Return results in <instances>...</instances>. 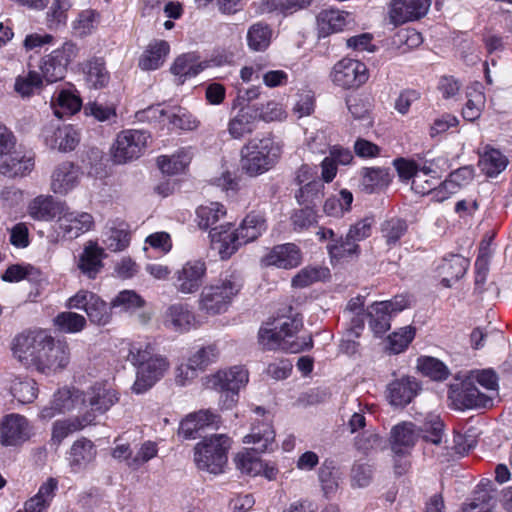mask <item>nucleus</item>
Wrapping results in <instances>:
<instances>
[{
    "label": "nucleus",
    "instance_id": "obj_4",
    "mask_svg": "<svg viewBox=\"0 0 512 512\" xmlns=\"http://www.w3.org/2000/svg\"><path fill=\"white\" fill-rule=\"evenodd\" d=\"M301 326V321L295 318L279 319L259 330V343L267 350L281 349L290 353H299L310 349L313 345L310 336L294 338Z\"/></svg>",
    "mask_w": 512,
    "mask_h": 512
},
{
    "label": "nucleus",
    "instance_id": "obj_49",
    "mask_svg": "<svg viewBox=\"0 0 512 512\" xmlns=\"http://www.w3.org/2000/svg\"><path fill=\"white\" fill-rule=\"evenodd\" d=\"M353 194L342 189L339 194L327 198L323 205L324 213L329 217L340 218L351 210Z\"/></svg>",
    "mask_w": 512,
    "mask_h": 512
},
{
    "label": "nucleus",
    "instance_id": "obj_42",
    "mask_svg": "<svg viewBox=\"0 0 512 512\" xmlns=\"http://www.w3.org/2000/svg\"><path fill=\"white\" fill-rule=\"evenodd\" d=\"M392 176L388 168L370 167L361 170V188L366 193L381 191L389 186Z\"/></svg>",
    "mask_w": 512,
    "mask_h": 512
},
{
    "label": "nucleus",
    "instance_id": "obj_10",
    "mask_svg": "<svg viewBox=\"0 0 512 512\" xmlns=\"http://www.w3.org/2000/svg\"><path fill=\"white\" fill-rule=\"evenodd\" d=\"M78 47L72 41H66L61 47L44 55L39 61L38 72L46 84H52L65 77L67 68L78 55Z\"/></svg>",
    "mask_w": 512,
    "mask_h": 512
},
{
    "label": "nucleus",
    "instance_id": "obj_30",
    "mask_svg": "<svg viewBox=\"0 0 512 512\" xmlns=\"http://www.w3.org/2000/svg\"><path fill=\"white\" fill-rule=\"evenodd\" d=\"M93 423L92 413H84L73 418L57 420L52 425L51 442L59 446L71 434L83 430Z\"/></svg>",
    "mask_w": 512,
    "mask_h": 512
},
{
    "label": "nucleus",
    "instance_id": "obj_46",
    "mask_svg": "<svg viewBox=\"0 0 512 512\" xmlns=\"http://www.w3.org/2000/svg\"><path fill=\"white\" fill-rule=\"evenodd\" d=\"M227 210L222 203L209 202L196 209V222L200 229L207 230L226 216Z\"/></svg>",
    "mask_w": 512,
    "mask_h": 512
},
{
    "label": "nucleus",
    "instance_id": "obj_34",
    "mask_svg": "<svg viewBox=\"0 0 512 512\" xmlns=\"http://www.w3.org/2000/svg\"><path fill=\"white\" fill-rule=\"evenodd\" d=\"M64 206V202L56 201L50 195H39L29 202L27 213L34 220L51 221L59 216Z\"/></svg>",
    "mask_w": 512,
    "mask_h": 512
},
{
    "label": "nucleus",
    "instance_id": "obj_23",
    "mask_svg": "<svg viewBox=\"0 0 512 512\" xmlns=\"http://www.w3.org/2000/svg\"><path fill=\"white\" fill-rule=\"evenodd\" d=\"M210 238L212 248L218 252L222 260L229 259L244 245L236 228L230 223L213 228L210 231Z\"/></svg>",
    "mask_w": 512,
    "mask_h": 512
},
{
    "label": "nucleus",
    "instance_id": "obj_33",
    "mask_svg": "<svg viewBox=\"0 0 512 512\" xmlns=\"http://www.w3.org/2000/svg\"><path fill=\"white\" fill-rule=\"evenodd\" d=\"M428 9L429 2H392L389 19L394 26L401 25L423 17Z\"/></svg>",
    "mask_w": 512,
    "mask_h": 512
},
{
    "label": "nucleus",
    "instance_id": "obj_52",
    "mask_svg": "<svg viewBox=\"0 0 512 512\" xmlns=\"http://www.w3.org/2000/svg\"><path fill=\"white\" fill-rule=\"evenodd\" d=\"M167 123L172 129L182 131H193L199 127V120L183 107H173L169 109L167 114Z\"/></svg>",
    "mask_w": 512,
    "mask_h": 512
},
{
    "label": "nucleus",
    "instance_id": "obj_22",
    "mask_svg": "<svg viewBox=\"0 0 512 512\" xmlns=\"http://www.w3.org/2000/svg\"><path fill=\"white\" fill-rule=\"evenodd\" d=\"M82 177L80 167L72 162H62L55 167L51 174L50 188L53 193L65 196L72 192Z\"/></svg>",
    "mask_w": 512,
    "mask_h": 512
},
{
    "label": "nucleus",
    "instance_id": "obj_28",
    "mask_svg": "<svg viewBox=\"0 0 512 512\" xmlns=\"http://www.w3.org/2000/svg\"><path fill=\"white\" fill-rule=\"evenodd\" d=\"M191 147H183L171 155H161L157 158V166L160 171L168 176H176L186 173L193 159Z\"/></svg>",
    "mask_w": 512,
    "mask_h": 512
},
{
    "label": "nucleus",
    "instance_id": "obj_29",
    "mask_svg": "<svg viewBox=\"0 0 512 512\" xmlns=\"http://www.w3.org/2000/svg\"><path fill=\"white\" fill-rule=\"evenodd\" d=\"M170 53V45L165 40L155 39L144 49L138 59V67L143 71L161 68Z\"/></svg>",
    "mask_w": 512,
    "mask_h": 512
},
{
    "label": "nucleus",
    "instance_id": "obj_47",
    "mask_svg": "<svg viewBox=\"0 0 512 512\" xmlns=\"http://www.w3.org/2000/svg\"><path fill=\"white\" fill-rule=\"evenodd\" d=\"M10 393L19 403H32L38 396V386L34 379L16 377L11 382Z\"/></svg>",
    "mask_w": 512,
    "mask_h": 512
},
{
    "label": "nucleus",
    "instance_id": "obj_5",
    "mask_svg": "<svg viewBox=\"0 0 512 512\" xmlns=\"http://www.w3.org/2000/svg\"><path fill=\"white\" fill-rule=\"evenodd\" d=\"M469 380L478 383L489 392L485 394L468 383L462 385L460 390H452L449 398L456 409L486 408L492 406L493 396L498 391V378L491 369L474 370L470 372Z\"/></svg>",
    "mask_w": 512,
    "mask_h": 512
},
{
    "label": "nucleus",
    "instance_id": "obj_17",
    "mask_svg": "<svg viewBox=\"0 0 512 512\" xmlns=\"http://www.w3.org/2000/svg\"><path fill=\"white\" fill-rule=\"evenodd\" d=\"M84 393V413H92L93 422L96 414H104L119 401V393L107 381H97Z\"/></svg>",
    "mask_w": 512,
    "mask_h": 512
},
{
    "label": "nucleus",
    "instance_id": "obj_1",
    "mask_svg": "<svg viewBox=\"0 0 512 512\" xmlns=\"http://www.w3.org/2000/svg\"><path fill=\"white\" fill-rule=\"evenodd\" d=\"M127 360L136 369V379L131 387L135 394H143L162 379L170 368L168 359L155 352L146 342L129 344Z\"/></svg>",
    "mask_w": 512,
    "mask_h": 512
},
{
    "label": "nucleus",
    "instance_id": "obj_53",
    "mask_svg": "<svg viewBox=\"0 0 512 512\" xmlns=\"http://www.w3.org/2000/svg\"><path fill=\"white\" fill-rule=\"evenodd\" d=\"M103 243L112 252L125 250L130 244V232L126 224L121 223L113 226L105 233Z\"/></svg>",
    "mask_w": 512,
    "mask_h": 512
},
{
    "label": "nucleus",
    "instance_id": "obj_20",
    "mask_svg": "<svg viewBox=\"0 0 512 512\" xmlns=\"http://www.w3.org/2000/svg\"><path fill=\"white\" fill-rule=\"evenodd\" d=\"M32 436V426L20 414L6 415L0 423V443L3 446H18Z\"/></svg>",
    "mask_w": 512,
    "mask_h": 512
},
{
    "label": "nucleus",
    "instance_id": "obj_7",
    "mask_svg": "<svg viewBox=\"0 0 512 512\" xmlns=\"http://www.w3.org/2000/svg\"><path fill=\"white\" fill-rule=\"evenodd\" d=\"M249 381V372L243 365L222 368L205 377V386L219 392L221 409H232L239 398V391Z\"/></svg>",
    "mask_w": 512,
    "mask_h": 512
},
{
    "label": "nucleus",
    "instance_id": "obj_12",
    "mask_svg": "<svg viewBox=\"0 0 512 512\" xmlns=\"http://www.w3.org/2000/svg\"><path fill=\"white\" fill-rule=\"evenodd\" d=\"M84 393L76 387H63L58 389L50 401L39 412V418L49 420L60 414L78 412L84 414Z\"/></svg>",
    "mask_w": 512,
    "mask_h": 512
},
{
    "label": "nucleus",
    "instance_id": "obj_62",
    "mask_svg": "<svg viewBox=\"0 0 512 512\" xmlns=\"http://www.w3.org/2000/svg\"><path fill=\"white\" fill-rule=\"evenodd\" d=\"M220 356V350L216 344H208L197 349L190 357L191 363L200 371L216 363Z\"/></svg>",
    "mask_w": 512,
    "mask_h": 512
},
{
    "label": "nucleus",
    "instance_id": "obj_35",
    "mask_svg": "<svg viewBox=\"0 0 512 512\" xmlns=\"http://www.w3.org/2000/svg\"><path fill=\"white\" fill-rule=\"evenodd\" d=\"M218 422V416L209 410L187 415L180 423L178 434L184 439H195L200 430Z\"/></svg>",
    "mask_w": 512,
    "mask_h": 512
},
{
    "label": "nucleus",
    "instance_id": "obj_57",
    "mask_svg": "<svg viewBox=\"0 0 512 512\" xmlns=\"http://www.w3.org/2000/svg\"><path fill=\"white\" fill-rule=\"evenodd\" d=\"M417 369L423 375L433 380H445L449 375V371L443 362L429 356H422L418 358Z\"/></svg>",
    "mask_w": 512,
    "mask_h": 512
},
{
    "label": "nucleus",
    "instance_id": "obj_27",
    "mask_svg": "<svg viewBox=\"0 0 512 512\" xmlns=\"http://www.w3.org/2000/svg\"><path fill=\"white\" fill-rule=\"evenodd\" d=\"M210 66L209 61H202L194 52L184 53L176 57L170 66V72L177 84L182 85L190 78L196 77Z\"/></svg>",
    "mask_w": 512,
    "mask_h": 512
},
{
    "label": "nucleus",
    "instance_id": "obj_50",
    "mask_svg": "<svg viewBox=\"0 0 512 512\" xmlns=\"http://www.w3.org/2000/svg\"><path fill=\"white\" fill-rule=\"evenodd\" d=\"M84 74L86 84L94 89L105 87L110 80V75L101 59L89 61L84 68Z\"/></svg>",
    "mask_w": 512,
    "mask_h": 512
},
{
    "label": "nucleus",
    "instance_id": "obj_45",
    "mask_svg": "<svg viewBox=\"0 0 512 512\" xmlns=\"http://www.w3.org/2000/svg\"><path fill=\"white\" fill-rule=\"evenodd\" d=\"M58 490V480L47 478L39 487L38 492L26 503L37 512H46Z\"/></svg>",
    "mask_w": 512,
    "mask_h": 512
},
{
    "label": "nucleus",
    "instance_id": "obj_32",
    "mask_svg": "<svg viewBox=\"0 0 512 512\" xmlns=\"http://www.w3.org/2000/svg\"><path fill=\"white\" fill-rule=\"evenodd\" d=\"M243 442L253 444V449L259 453L272 452L277 447L275 431L268 420L260 424H253L251 432L243 438Z\"/></svg>",
    "mask_w": 512,
    "mask_h": 512
},
{
    "label": "nucleus",
    "instance_id": "obj_36",
    "mask_svg": "<svg viewBox=\"0 0 512 512\" xmlns=\"http://www.w3.org/2000/svg\"><path fill=\"white\" fill-rule=\"evenodd\" d=\"M51 106L55 116L63 118L79 112L82 107V100L75 89H61L54 94Z\"/></svg>",
    "mask_w": 512,
    "mask_h": 512
},
{
    "label": "nucleus",
    "instance_id": "obj_51",
    "mask_svg": "<svg viewBox=\"0 0 512 512\" xmlns=\"http://www.w3.org/2000/svg\"><path fill=\"white\" fill-rule=\"evenodd\" d=\"M44 83L45 81L37 71L29 70L27 73L20 74L16 77L14 90L21 97H30L41 90Z\"/></svg>",
    "mask_w": 512,
    "mask_h": 512
},
{
    "label": "nucleus",
    "instance_id": "obj_44",
    "mask_svg": "<svg viewBox=\"0 0 512 512\" xmlns=\"http://www.w3.org/2000/svg\"><path fill=\"white\" fill-rule=\"evenodd\" d=\"M467 102L462 110L464 119L474 121L481 116L485 106L486 97L483 92V85L479 82L473 83L467 89Z\"/></svg>",
    "mask_w": 512,
    "mask_h": 512
},
{
    "label": "nucleus",
    "instance_id": "obj_38",
    "mask_svg": "<svg viewBox=\"0 0 512 512\" xmlns=\"http://www.w3.org/2000/svg\"><path fill=\"white\" fill-rule=\"evenodd\" d=\"M104 249L96 242L89 241L81 253L78 268L88 278L94 279L103 267Z\"/></svg>",
    "mask_w": 512,
    "mask_h": 512
},
{
    "label": "nucleus",
    "instance_id": "obj_41",
    "mask_svg": "<svg viewBox=\"0 0 512 512\" xmlns=\"http://www.w3.org/2000/svg\"><path fill=\"white\" fill-rule=\"evenodd\" d=\"M96 456V449L92 441L86 438L76 440L69 453V465L74 472L85 468Z\"/></svg>",
    "mask_w": 512,
    "mask_h": 512
},
{
    "label": "nucleus",
    "instance_id": "obj_63",
    "mask_svg": "<svg viewBox=\"0 0 512 512\" xmlns=\"http://www.w3.org/2000/svg\"><path fill=\"white\" fill-rule=\"evenodd\" d=\"M235 465L241 473L249 476H258L263 469V461L254 456L250 450L239 452L235 457Z\"/></svg>",
    "mask_w": 512,
    "mask_h": 512
},
{
    "label": "nucleus",
    "instance_id": "obj_55",
    "mask_svg": "<svg viewBox=\"0 0 512 512\" xmlns=\"http://www.w3.org/2000/svg\"><path fill=\"white\" fill-rule=\"evenodd\" d=\"M271 28L263 23L253 24L247 32V43L254 51H264L268 48L272 39Z\"/></svg>",
    "mask_w": 512,
    "mask_h": 512
},
{
    "label": "nucleus",
    "instance_id": "obj_8",
    "mask_svg": "<svg viewBox=\"0 0 512 512\" xmlns=\"http://www.w3.org/2000/svg\"><path fill=\"white\" fill-rule=\"evenodd\" d=\"M230 438L224 434H215L205 437L196 444L194 461L198 469L218 475L224 472L230 449Z\"/></svg>",
    "mask_w": 512,
    "mask_h": 512
},
{
    "label": "nucleus",
    "instance_id": "obj_64",
    "mask_svg": "<svg viewBox=\"0 0 512 512\" xmlns=\"http://www.w3.org/2000/svg\"><path fill=\"white\" fill-rule=\"evenodd\" d=\"M290 219L293 229L297 232H301L318 223V214L314 207L305 206L304 208L295 210L291 214Z\"/></svg>",
    "mask_w": 512,
    "mask_h": 512
},
{
    "label": "nucleus",
    "instance_id": "obj_24",
    "mask_svg": "<svg viewBox=\"0 0 512 512\" xmlns=\"http://www.w3.org/2000/svg\"><path fill=\"white\" fill-rule=\"evenodd\" d=\"M302 262V252L294 243L279 244L267 251L261 258L262 266L293 269Z\"/></svg>",
    "mask_w": 512,
    "mask_h": 512
},
{
    "label": "nucleus",
    "instance_id": "obj_16",
    "mask_svg": "<svg viewBox=\"0 0 512 512\" xmlns=\"http://www.w3.org/2000/svg\"><path fill=\"white\" fill-rule=\"evenodd\" d=\"M410 305V299L405 295H397L391 300L373 303L368 309L370 327L375 334L381 335L390 328L393 315L403 311Z\"/></svg>",
    "mask_w": 512,
    "mask_h": 512
},
{
    "label": "nucleus",
    "instance_id": "obj_37",
    "mask_svg": "<svg viewBox=\"0 0 512 512\" xmlns=\"http://www.w3.org/2000/svg\"><path fill=\"white\" fill-rule=\"evenodd\" d=\"M257 126V116L249 107H242L229 120L227 130L233 139H242L251 134Z\"/></svg>",
    "mask_w": 512,
    "mask_h": 512
},
{
    "label": "nucleus",
    "instance_id": "obj_26",
    "mask_svg": "<svg viewBox=\"0 0 512 512\" xmlns=\"http://www.w3.org/2000/svg\"><path fill=\"white\" fill-rule=\"evenodd\" d=\"M419 390V383L414 377L403 376L387 385L385 396L390 405L405 407L414 399Z\"/></svg>",
    "mask_w": 512,
    "mask_h": 512
},
{
    "label": "nucleus",
    "instance_id": "obj_14",
    "mask_svg": "<svg viewBox=\"0 0 512 512\" xmlns=\"http://www.w3.org/2000/svg\"><path fill=\"white\" fill-rule=\"evenodd\" d=\"M70 363V348L65 341L48 336L35 370L44 375H54L67 368Z\"/></svg>",
    "mask_w": 512,
    "mask_h": 512
},
{
    "label": "nucleus",
    "instance_id": "obj_3",
    "mask_svg": "<svg viewBox=\"0 0 512 512\" xmlns=\"http://www.w3.org/2000/svg\"><path fill=\"white\" fill-rule=\"evenodd\" d=\"M443 422L436 413H429L424 418L420 431L425 441L440 444L443 436ZM419 438V429L411 422H403L391 430V448L395 455L405 456L414 447Z\"/></svg>",
    "mask_w": 512,
    "mask_h": 512
},
{
    "label": "nucleus",
    "instance_id": "obj_19",
    "mask_svg": "<svg viewBox=\"0 0 512 512\" xmlns=\"http://www.w3.org/2000/svg\"><path fill=\"white\" fill-rule=\"evenodd\" d=\"M41 137L49 149L59 152L74 150L80 141L79 132L72 125H46Z\"/></svg>",
    "mask_w": 512,
    "mask_h": 512
},
{
    "label": "nucleus",
    "instance_id": "obj_18",
    "mask_svg": "<svg viewBox=\"0 0 512 512\" xmlns=\"http://www.w3.org/2000/svg\"><path fill=\"white\" fill-rule=\"evenodd\" d=\"M355 25V17L352 12L338 8L321 10L316 17L317 34L319 38H326L335 33H341L351 29Z\"/></svg>",
    "mask_w": 512,
    "mask_h": 512
},
{
    "label": "nucleus",
    "instance_id": "obj_39",
    "mask_svg": "<svg viewBox=\"0 0 512 512\" xmlns=\"http://www.w3.org/2000/svg\"><path fill=\"white\" fill-rule=\"evenodd\" d=\"M236 230L244 245L254 242L266 232V218L262 213L250 212L243 218Z\"/></svg>",
    "mask_w": 512,
    "mask_h": 512
},
{
    "label": "nucleus",
    "instance_id": "obj_60",
    "mask_svg": "<svg viewBox=\"0 0 512 512\" xmlns=\"http://www.w3.org/2000/svg\"><path fill=\"white\" fill-rule=\"evenodd\" d=\"M415 337V328L405 326L387 337V348L393 354L405 351Z\"/></svg>",
    "mask_w": 512,
    "mask_h": 512
},
{
    "label": "nucleus",
    "instance_id": "obj_40",
    "mask_svg": "<svg viewBox=\"0 0 512 512\" xmlns=\"http://www.w3.org/2000/svg\"><path fill=\"white\" fill-rule=\"evenodd\" d=\"M469 261L460 255H450L444 258L438 266V273L441 276L443 286L449 288L453 282L459 280L467 271Z\"/></svg>",
    "mask_w": 512,
    "mask_h": 512
},
{
    "label": "nucleus",
    "instance_id": "obj_2",
    "mask_svg": "<svg viewBox=\"0 0 512 512\" xmlns=\"http://www.w3.org/2000/svg\"><path fill=\"white\" fill-rule=\"evenodd\" d=\"M242 286L238 273L221 274L219 278L202 287L197 299L198 310L212 317L226 313Z\"/></svg>",
    "mask_w": 512,
    "mask_h": 512
},
{
    "label": "nucleus",
    "instance_id": "obj_11",
    "mask_svg": "<svg viewBox=\"0 0 512 512\" xmlns=\"http://www.w3.org/2000/svg\"><path fill=\"white\" fill-rule=\"evenodd\" d=\"M49 334L44 331H26L16 335L11 342L13 357L25 367L36 366Z\"/></svg>",
    "mask_w": 512,
    "mask_h": 512
},
{
    "label": "nucleus",
    "instance_id": "obj_59",
    "mask_svg": "<svg viewBox=\"0 0 512 512\" xmlns=\"http://www.w3.org/2000/svg\"><path fill=\"white\" fill-rule=\"evenodd\" d=\"M54 325L64 333H78L86 326V319L83 315L75 312H62L54 320Z\"/></svg>",
    "mask_w": 512,
    "mask_h": 512
},
{
    "label": "nucleus",
    "instance_id": "obj_25",
    "mask_svg": "<svg viewBox=\"0 0 512 512\" xmlns=\"http://www.w3.org/2000/svg\"><path fill=\"white\" fill-rule=\"evenodd\" d=\"M164 325L175 332L186 333L200 327L201 322L188 304L175 303L167 308Z\"/></svg>",
    "mask_w": 512,
    "mask_h": 512
},
{
    "label": "nucleus",
    "instance_id": "obj_54",
    "mask_svg": "<svg viewBox=\"0 0 512 512\" xmlns=\"http://www.w3.org/2000/svg\"><path fill=\"white\" fill-rule=\"evenodd\" d=\"M327 251L332 264L338 263L344 259L357 256L359 246L347 236L345 239L339 238L327 245Z\"/></svg>",
    "mask_w": 512,
    "mask_h": 512
},
{
    "label": "nucleus",
    "instance_id": "obj_48",
    "mask_svg": "<svg viewBox=\"0 0 512 512\" xmlns=\"http://www.w3.org/2000/svg\"><path fill=\"white\" fill-rule=\"evenodd\" d=\"M321 489L327 498L333 497L339 489L341 473L331 461H325L318 472Z\"/></svg>",
    "mask_w": 512,
    "mask_h": 512
},
{
    "label": "nucleus",
    "instance_id": "obj_43",
    "mask_svg": "<svg viewBox=\"0 0 512 512\" xmlns=\"http://www.w3.org/2000/svg\"><path fill=\"white\" fill-rule=\"evenodd\" d=\"M479 168L488 177H496L508 165V158L498 149L485 147L479 158Z\"/></svg>",
    "mask_w": 512,
    "mask_h": 512
},
{
    "label": "nucleus",
    "instance_id": "obj_15",
    "mask_svg": "<svg viewBox=\"0 0 512 512\" xmlns=\"http://www.w3.org/2000/svg\"><path fill=\"white\" fill-rule=\"evenodd\" d=\"M368 78L366 64L348 57L336 62L330 72L333 84L343 89L359 88L367 82Z\"/></svg>",
    "mask_w": 512,
    "mask_h": 512
},
{
    "label": "nucleus",
    "instance_id": "obj_6",
    "mask_svg": "<svg viewBox=\"0 0 512 512\" xmlns=\"http://www.w3.org/2000/svg\"><path fill=\"white\" fill-rule=\"evenodd\" d=\"M281 155L282 145L274 139H252L241 149V169L250 177L262 175L276 165Z\"/></svg>",
    "mask_w": 512,
    "mask_h": 512
},
{
    "label": "nucleus",
    "instance_id": "obj_13",
    "mask_svg": "<svg viewBox=\"0 0 512 512\" xmlns=\"http://www.w3.org/2000/svg\"><path fill=\"white\" fill-rule=\"evenodd\" d=\"M207 277V264L203 259L184 262L173 274V286L182 295L197 293Z\"/></svg>",
    "mask_w": 512,
    "mask_h": 512
},
{
    "label": "nucleus",
    "instance_id": "obj_58",
    "mask_svg": "<svg viewBox=\"0 0 512 512\" xmlns=\"http://www.w3.org/2000/svg\"><path fill=\"white\" fill-rule=\"evenodd\" d=\"M144 304V299L134 290L119 292L110 303L112 309H118L120 312H132L143 307Z\"/></svg>",
    "mask_w": 512,
    "mask_h": 512
},
{
    "label": "nucleus",
    "instance_id": "obj_56",
    "mask_svg": "<svg viewBox=\"0 0 512 512\" xmlns=\"http://www.w3.org/2000/svg\"><path fill=\"white\" fill-rule=\"evenodd\" d=\"M328 277V268L320 266H306L292 278V286L295 288H305L315 282L325 280Z\"/></svg>",
    "mask_w": 512,
    "mask_h": 512
},
{
    "label": "nucleus",
    "instance_id": "obj_21",
    "mask_svg": "<svg viewBox=\"0 0 512 512\" xmlns=\"http://www.w3.org/2000/svg\"><path fill=\"white\" fill-rule=\"evenodd\" d=\"M57 224L63 237L75 239L93 228L94 218L88 212L72 211L65 205L58 216Z\"/></svg>",
    "mask_w": 512,
    "mask_h": 512
},
{
    "label": "nucleus",
    "instance_id": "obj_31",
    "mask_svg": "<svg viewBox=\"0 0 512 512\" xmlns=\"http://www.w3.org/2000/svg\"><path fill=\"white\" fill-rule=\"evenodd\" d=\"M0 160V173L7 177L25 176L34 168V157L22 151H11Z\"/></svg>",
    "mask_w": 512,
    "mask_h": 512
},
{
    "label": "nucleus",
    "instance_id": "obj_9",
    "mask_svg": "<svg viewBox=\"0 0 512 512\" xmlns=\"http://www.w3.org/2000/svg\"><path fill=\"white\" fill-rule=\"evenodd\" d=\"M150 134L143 130L126 129L119 132L112 144L110 155L116 164L138 159L148 147Z\"/></svg>",
    "mask_w": 512,
    "mask_h": 512
},
{
    "label": "nucleus",
    "instance_id": "obj_61",
    "mask_svg": "<svg viewBox=\"0 0 512 512\" xmlns=\"http://www.w3.org/2000/svg\"><path fill=\"white\" fill-rule=\"evenodd\" d=\"M324 196V184L321 181H312L305 184L296 193L295 197L300 205L315 207Z\"/></svg>",
    "mask_w": 512,
    "mask_h": 512
}]
</instances>
